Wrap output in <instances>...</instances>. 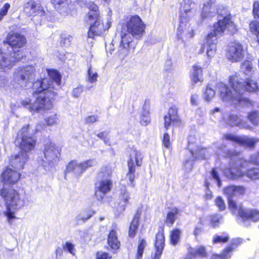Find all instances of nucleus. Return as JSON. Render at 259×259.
Wrapping results in <instances>:
<instances>
[{"instance_id":"nucleus-1","label":"nucleus","mask_w":259,"mask_h":259,"mask_svg":"<svg viewBox=\"0 0 259 259\" xmlns=\"http://www.w3.org/2000/svg\"><path fill=\"white\" fill-rule=\"evenodd\" d=\"M47 72L51 80L40 78L33 83L32 95L35 98L34 101L32 103L30 98H26L21 102V105L32 113L51 109L53 106V101L57 95L51 82L54 81L57 85H60L62 75L55 69H49Z\"/></svg>"},{"instance_id":"nucleus-2","label":"nucleus","mask_w":259,"mask_h":259,"mask_svg":"<svg viewBox=\"0 0 259 259\" xmlns=\"http://www.w3.org/2000/svg\"><path fill=\"white\" fill-rule=\"evenodd\" d=\"M218 14L219 20L213 25V32L207 35L204 44L202 46L200 52L203 53L206 49V54L208 58L214 57L217 50V36L222 34L225 29L231 33L234 34L237 31V26L231 20V16L227 8L220 6L216 11L214 5H204L201 14V19L211 18Z\"/></svg>"},{"instance_id":"nucleus-3","label":"nucleus","mask_w":259,"mask_h":259,"mask_svg":"<svg viewBox=\"0 0 259 259\" xmlns=\"http://www.w3.org/2000/svg\"><path fill=\"white\" fill-rule=\"evenodd\" d=\"M21 174L16 170L6 167L1 175L2 182L9 186H3L0 188V197L3 199L6 209L4 212L9 223L17 219L15 212L25 205V199L18 190L13 187L20 179Z\"/></svg>"},{"instance_id":"nucleus-4","label":"nucleus","mask_w":259,"mask_h":259,"mask_svg":"<svg viewBox=\"0 0 259 259\" xmlns=\"http://www.w3.org/2000/svg\"><path fill=\"white\" fill-rule=\"evenodd\" d=\"M216 146L218 155L230 158V168L225 172L226 174L228 173L227 177L232 180H237L245 175L241 168L247 166L248 162L242 157L240 153L227 149L223 142L217 143ZM245 175L251 180H259V168H250L246 172Z\"/></svg>"},{"instance_id":"nucleus-5","label":"nucleus","mask_w":259,"mask_h":259,"mask_svg":"<svg viewBox=\"0 0 259 259\" xmlns=\"http://www.w3.org/2000/svg\"><path fill=\"white\" fill-rule=\"evenodd\" d=\"M245 188L241 186H229L224 189V193L228 197L229 208L234 214L241 218V224L245 227L251 226V222L259 221V210L256 209L244 208L241 203L237 204L232 199L235 196L243 195Z\"/></svg>"},{"instance_id":"nucleus-6","label":"nucleus","mask_w":259,"mask_h":259,"mask_svg":"<svg viewBox=\"0 0 259 259\" xmlns=\"http://www.w3.org/2000/svg\"><path fill=\"white\" fill-rule=\"evenodd\" d=\"M12 49V52L8 57L2 49H0V69L11 68L15 62L21 61L25 56L23 51L27 43L26 37L18 32H12L7 34L4 40Z\"/></svg>"},{"instance_id":"nucleus-7","label":"nucleus","mask_w":259,"mask_h":259,"mask_svg":"<svg viewBox=\"0 0 259 259\" xmlns=\"http://www.w3.org/2000/svg\"><path fill=\"white\" fill-rule=\"evenodd\" d=\"M145 28V25L139 16H132L126 22L125 27L122 26L121 38L126 45L132 42L133 37L139 39L143 35Z\"/></svg>"},{"instance_id":"nucleus-8","label":"nucleus","mask_w":259,"mask_h":259,"mask_svg":"<svg viewBox=\"0 0 259 259\" xmlns=\"http://www.w3.org/2000/svg\"><path fill=\"white\" fill-rule=\"evenodd\" d=\"M229 83L233 91L240 95L241 100H246L242 97L243 94L246 91L255 92L258 90L257 83L255 81L250 78L245 80L240 77L237 73L230 77Z\"/></svg>"},{"instance_id":"nucleus-9","label":"nucleus","mask_w":259,"mask_h":259,"mask_svg":"<svg viewBox=\"0 0 259 259\" xmlns=\"http://www.w3.org/2000/svg\"><path fill=\"white\" fill-rule=\"evenodd\" d=\"M30 128L29 124L23 125L19 131L15 139L17 146L21 149L20 152H24L27 154L35 147L36 140L35 137L28 136Z\"/></svg>"},{"instance_id":"nucleus-10","label":"nucleus","mask_w":259,"mask_h":259,"mask_svg":"<svg viewBox=\"0 0 259 259\" xmlns=\"http://www.w3.org/2000/svg\"><path fill=\"white\" fill-rule=\"evenodd\" d=\"M143 159L142 154L136 149H131L130 154V159L127 161L128 172L126 174V179L129 181L128 185L134 187L135 178L136 165L141 166Z\"/></svg>"},{"instance_id":"nucleus-11","label":"nucleus","mask_w":259,"mask_h":259,"mask_svg":"<svg viewBox=\"0 0 259 259\" xmlns=\"http://www.w3.org/2000/svg\"><path fill=\"white\" fill-rule=\"evenodd\" d=\"M88 31V37L94 39L96 36L102 35L111 26V22L108 21L105 24L101 17L94 19Z\"/></svg>"},{"instance_id":"nucleus-12","label":"nucleus","mask_w":259,"mask_h":259,"mask_svg":"<svg viewBox=\"0 0 259 259\" xmlns=\"http://www.w3.org/2000/svg\"><path fill=\"white\" fill-rule=\"evenodd\" d=\"M217 87L220 93L221 99L225 102H237L241 101V97L239 94L234 91L233 93L229 87L225 84L220 82L217 84Z\"/></svg>"},{"instance_id":"nucleus-13","label":"nucleus","mask_w":259,"mask_h":259,"mask_svg":"<svg viewBox=\"0 0 259 259\" xmlns=\"http://www.w3.org/2000/svg\"><path fill=\"white\" fill-rule=\"evenodd\" d=\"M35 72V69L31 65L19 67L15 72V79L17 82H29L33 76L34 75Z\"/></svg>"},{"instance_id":"nucleus-14","label":"nucleus","mask_w":259,"mask_h":259,"mask_svg":"<svg viewBox=\"0 0 259 259\" xmlns=\"http://www.w3.org/2000/svg\"><path fill=\"white\" fill-rule=\"evenodd\" d=\"M228 59L232 62L241 60L244 57L243 46L238 42L234 41L231 44L227 52Z\"/></svg>"},{"instance_id":"nucleus-15","label":"nucleus","mask_w":259,"mask_h":259,"mask_svg":"<svg viewBox=\"0 0 259 259\" xmlns=\"http://www.w3.org/2000/svg\"><path fill=\"white\" fill-rule=\"evenodd\" d=\"M224 138L227 140L235 142L242 146L249 148H253L255 144L259 142V139L257 138L247 136L239 137L231 134L225 135Z\"/></svg>"},{"instance_id":"nucleus-16","label":"nucleus","mask_w":259,"mask_h":259,"mask_svg":"<svg viewBox=\"0 0 259 259\" xmlns=\"http://www.w3.org/2000/svg\"><path fill=\"white\" fill-rule=\"evenodd\" d=\"M194 137L190 136L188 138V149L190 152L193 158L196 159H204L209 156L211 152H209V149L204 148H199L195 149V145L193 142Z\"/></svg>"},{"instance_id":"nucleus-17","label":"nucleus","mask_w":259,"mask_h":259,"mask_svg":"<svg viewBox=\"0 0 259 259\" xmlns=\"http://www.w3.org/2000/svg\"><path fill=\"white\" fill-rule=\"evenodd\" d=\"M28 159V154L24 152H19L17 154L11 155L9 162L11 166L18 170L22 169Z\"/></svg>"},{"instance_id":"nucleus-18","label":"nucleus","mask_w":259,"mask_h":259,"mask_svg":"<svg viewBox=\"0 0 259 259\" xmlns=\"http://www.w3.org/2000/svg\"><path fill=\"white\" fill-rule=\"evenodd\" d=\"M60 153L61 149L51 142L45 145L44 154L46 158L49 159L51 161L59 159Z\"/></svg>"},{"instance_id":"nucleus-19","label":"nucleus","mask_w":259,"mask_h":259,"mask_svg":"<svg viewBox=\"0 0 259 259\" xmlns=\"http://www.w3.org/2000/svg\"><path fill=\"white\" fill-rule=\"evenodd\" d=\"M112 184L110 180H102L99 182V186L95 192V196L98 201L103 200L105 194L110 191Z\"/></svg>"},{"instance_id":"nucleus-20","label":"nucleus","mask_w":259,"mask_h":259,"mask_svg":"<svg viewBox=\"0 0 259 259\" xmlns=\"http://www.w3.org/2000/svg\"><path fill=\"white\" fill-rule=\"evenodd\" d=\"M164 245V237L162 233L159 232L156 235L155 247L156 252L153 259H160Z\"/></svg>"},{"instance_id":"nucleus-21","label":"nucleus","mask_w":259,"mask_h":259,"mask_svg":"<svg viewBox=\"0 0 259 259\" xmlns=\"http://www.w3.org/2000/svg\"><path fill=\"white\" fill-rule=\"evenodd\" d=\"M226 124L230 126H238L241 128H248L249 126L246 125L243 121L236 114H230L227 117L225 118Z\"/></svg>"},{"instance_id":"nucleus-22","label":"nucleus","mask_w":259,"mask_h":259,"mask_svg":"<svg viewBox=\"0 0 259 259\" xmlns=\"http://www.w3.org/2000/svg\"><path fill=\"white\" fill-rule=\"evenodd\" d=\"M141 211L140 210H137L134 219H133L128 231V235L131 238H134L137 232V230L139 225V220L141 218Z\"/></svg>"},{"instance_id":"nucleus-23","label":"nucleus","mask_w":259,"mask_h":259,"mask_svg":"<svg viewBox=\"0 0 259 259\" xmlns=\"http://www.w3.org/2000/svg\"><path fill=\"white\" fill-rule=\"evenodd\" d=\"M121 186L119 190V197L121 199L120 201V205H121L119 208L120 211H123L125 209V207L128 202L130 198L129 194L124 185L121 184Z\"/></svg>"},{"instance_id":"nucleus-24","label":"nucleus","mask_w":259,"mask_h":259,"mask_svg":"<svg viewBox=\"0 0 259 259\" xmlns=\"http://www.w3.org/2000/svg\"><path fill=\"white\" fill-rule=\"evenodd\" d=\"M88 8L89 10V11L87 15L88 21L91 22L93 21L94 19H97V18L101 17L99 12L98 7L95 4V3H90Z\"/></svg>"},{"instance_id":"nucleus-25","label":"nucleus","mask_w":259,"mask_h":259,"mask_svg":"<svg viewBox=\"0 0 259 259\" xmlns=\"http://www.w3.org/2000/svg\"><path fill=\"white\" fill-rule=\"evenodd\" d=\"M151 119L149 116V106L145 104L143 106L141 114L140 123L142 125L146 126L150 122Z\"/></svg>"},{"instance_id":"nucleus-26","label":"nucleus","mask_w":259,"mask_h":259,"mask_svg":"<svg viewBox=\"0 0 259 259\" xmlns=\"http://www.w3.org/2000/svg\"><path fill=\"white\" fill-rule=\"evenodd\" d=\"M191 78L194 83L202 81V70L200 67L197 65L193 66Z\"/></svg>"},{"instance_id":"nucleus-27","label":"nucleus","mask_w":259,"mask_h":259,"mask_svg":"<svg viewBox=\"0 0 259 259\" xmlns=\"http://www.w3.org/2000/svg\"><path fill=\"white\" fill-rule=\"evenodd\" d=\"M180 210L177 207L170 208L167 212L166 223L172 225L176 221L177 215L180 214Z\"/></svg>"},{"instance_id":"nucleus-28","label":"nucleus","mask_w":259,"mask_h":259,"mask_svg":"<svg viewBox=\"0 0 259 259\" xmlns=\"http://www.w3.org/2000/svg\"><path fill=\"white\" fill-rule=\"evenodd\" d=\"M190 6L188 5L184 6L182 10H181L180 19L182 23L187 22L193 13L192 9L189 8Z\"/></svg>"},{"instance_id":"nucleus-29","label":"nucleus","mask_w":259,"mask_h":259,"mask_svg":"<svg viewBox=\"0 0 259 259\" xmlns=\"http://www.w3.org/2000/svg\"><path fill=\"white\" fill-rule=\"evenodd\" d=\"M240 69L241 72L248 77H251L253 74V70L252 63L248 60H246L242 63Z\"/></svg>"},{"instance_id":"nucleus-30","label":"nucleus","mask_w":259,"mask_h":259,"mask_svg":"<svg viewBox=\"0 0 259 259\" xmlns=\"http://www.w3.org/2000/svg\"><path fill=\"white\" fill-rule=\"evenodd\" d=\"M36 4L33 1H28L23 5V11L27 14L28 16H31L36 11Z\"/></svg>"},{"instance_id":"nucleus-31","label":"nucleus","mask_w":259,"mask_h":259,"mask_svg":"<svg viewBox=\"0 0 259 259\" xmlns=\"http://www.w3.org/2000/svg\"><path fill=\"white\" fill-rule=\"evenodd\" d=\"M204 220H208L210 222V225L212 228H215L218 227L220 224V222L222 219L221 215L219 214H215L209 215L204 218H203Z\"/></svg>"},{"instance_id":"nucleus-32","label":"nucleus","mask_w":259,"mask_h":259,"mask_svg":"<svg viewBox=\"0 0 259 259\" xmlns=\"http://www.w3.org/2000/svg\"><path fill=\"white\" fill-rule=\"evenodd\" d=\"M132 42H128L126 44L123 42V39L121 38V48L119 51V57L121 59H124L128 54V48H130V45Z\"/></svg>"},{"instance_id":"nucleus-33","label":"nucleus","mask_w":259,"mask_h":259,"mask_svg":"<svg viewBox=\"0 0 259 259\" xmlns=\"http://www.w3.org/2000/svg\"><path fill=\"white\" fill-rule=\"evenodd\" d=\"M193 250L195 254L196 257H205L207 256V253L206 250V248L204 246L200 245L193 248Z\"/></svg>"},{"instance_id":"nucleus-34","label":"nucleus","mask_w":259,"mask_h":259,"mask_svg":"<svg viewBox=\"0 0 259 259\" xmlns=\"http://www.w3.org/2000/svg\"><path fill=\"white\" fill-rule=\"evenodd\" d=\"M233 249L234 248L232 246H229L224 249L222 254L213 255L211 256V259H227L230 256L229 253L232 252Z\"/></svg>"},{"instance_id":"nucleus-35","label":"nucleus","mask_w":259,"mask_h":259,"mask_svg":"<svg viewBox=\"0 0 259 259\" xmlns=\"http://www.w3.org/2000/svg\"><path fill=\"white\" fill-rule=\"evenodd\" d=\"M181 234V231L178 229H175L172 231L170 235V242L172 245H176L178 243Z\"/></svg>"},{"instance_id":"nucleus-36","label":"nucleus","mask_w":259,"mask_h":259,"mask_svg":"<svg viewBox=\"0 0 259 259\" xmlns=\"http://www.w3.org/2000/svg\"><path fill=\"white\" fill-rule=\"evenodd\" d=\"M78 170V163L75 160H71L67 165L65 171L67 173L74 172L76 174Z\"/></svg>"},{"instance_id":"nucleus-37","label":"nucleus","mask_w":259,"mask_h":259,"mask_svg":"<svg viewBox=\"0 0 259 259\" xmlns=\"http://www.w3.org/2000/svg\"><path fill=\"white\" fill-rule=\"evenodd\" d=\"M146 246V242L145 240L142 239L140 241L138 247V251L136 255V259H142L144 250Z\"/></svg>"},{"instance_id":"nucleus-38","label":"nucleus","mask_w":259,"mask_h":259,"mask_svg":"<svg viewBox=\"0 0 259 259\" xmlns=\"http://www.w3.org/2000/svg\"><path fill=\"white\" fill-rule=\"evenodd\" d=\"M249 27L250 31L256 35L259 45V22L256 21L251 22L249 24Z\"/></svg>"},{"instance_id":"nucleus-39","label":"nucleus","mask_w":259,"mask_h":259,"mask_svg":"<svg viewBox=\"0 0 259 259\" xmlns=\"http://www.w3.org/2000/svg\"><path fill=\"white\" fill-rule=\"evenodd\" d=\"M248 118L253 125H257L259 124V113L258 112L253 111L249 113Z\"/></svg>"},{"instance_id":"nucleus-40","label":"nucleus","mask_w":259,"mask_h":259,"mask_svg":"<svg viewBox=\"0 0 259 259\" xmlns=\"http://www.w3.org/2000/svg\"><path fill=\"white\" fill-rule=\"evenodd\" d=\"M215 92L209 87L207 86L205 89V91L203 94V97L205 100L207 102L210 101L214 96Z\"/></svg>"},{"instance_id":"nucleus-41","label":"nucleus","mask_w":259,"mask_h":259,"mask_svg":"<svg viewBox=\"0 0 259 259\" xmlns=\"http://www.w3.org/2000/svg\"><path fill=\"white\" fill-rule=\"evenodd\" d=\"M87 74L88 76V80L89 82L93 83L97 80L98 74L96 72H92L91 65H90L88 67Z\"/></svg>"},{"instance_id":"nucleus-42","label":"nucleus","mask_w":259,"mask_h":259,"mask_svg":"<svg viewBox=\"0 0 259 259\" xmlns=\"http://www.w3.org/2000/svg\"><path fill=\"white\" fill-rule=\"evenodd\" d=\"M205 224L204 220L203 218L199 219V223L196 225L194 231V234L195 236L199 235L202 231V226Z\"/></svg>"},{"instance_id":"nucleus-43","label":"nucleus","mask_w":259,"mask_h":259,"mask_svg":"<svg viewBox=\"0 0 259 259\" xmlns=\"http://www.w3.org/2000/svg\"><path fill=\"white\" fill-rule=\"evenodd\" d=\"M63 249L64 250L69 252L70 253L73 255L75 254L74 245L70 242H66L63 245Z\"/></svg>"},{"instance_id":"nucleus-44","label":"nucleus","mask_w":259,"mask_h":259,"mask_svg":"<svg viewBox=\"0 0 259 259\" xmlns=\"http://www.w3.org/2000/svg\"><path fill=\"white\" fill-rule=\"evenodd\" d=\"M229 238L228 236L223 237L218 235H215L213 238L212 242L213 243H225L229 240Z\"/></svg>"},{"instance_id":"nucleus-45","label":"nucleus","mask_w":259,"mask_h":259,"mask_svg":"<svg viewBox=\"0 0 259 259\" xmlns=\"http://www.w3.org/2000/svg\"><path fill=\"white\" fill-rule=\"evenodd\" d=\"M215 202L220 211L224 210L226 209L225 202L222 197H218L215 199Z\"/></svg>"},{"instance_id":"nucleus-46","label":"nucleus","mask_w":259,"mask_h":259,"mask_svg":"<svg viewBox=\"0 0 259 259\" xmlns=\"http://www.w3.org/2000/svg\"><path fill=\"white\" fill-rule=\"evenodd\" d=\"M45 120L48 125H53L57 123V115L56 114L51 115L48 117Z\"/></svg>"},{"instance_id":"nucleus-47","label":"nucleus","mask_w":259,"mask_h":259,"mask_svg":"<svg viewBox=\"0 0 259 259\" xmlns=\"http://www.w3.org/2000/svg\"><path fill=\"white\" fill-rule=\"evenodd\" d=\"M211 175L212 178L217 181V182L218 183V186L219 187H221V186H222L221 181L220 178V176L218 174V172L215 170V169L213 168L212 169L211 172Z\"/></svg>"},{"instance_id":"nucleus-48","label":"nucleus","mask_w":259,"mask_h":259,"mask_svg":"<svg viewBox=\"0 0 259 259\" xmlns=\"http://www.w3.org/2000/svg\"><path fill=\"white\" fill-rule=\"evenodd\" d=\"M168 116L170 117L173 120H177L178 118L177 109L176 107L170 108L168 110Z\"/></svg>"},{"instance_id":"nucleus-49","label":"nucleus","mask_w":259,"mask_h":259,"mask_svg":"<svg viewBox=\"0 0 259 259\" xmlns=\"http://www.w3.org/2000/svg\"><path fill=\"white\" fill-rule=\"evenodd\" d=\"M112 256L109 255L107 252H100L96 253V259H111Z\"/></svg>"},{"instance_id":"nucleus-50","label":"nucleus","mask_w":259,"mask_h":259,"mask_svg":"<svg viewBox=\"0 0 259 259\" xmlns=\"http://www.w3.org/2000/svg\"><path fill=\"white\" fill-rule=\"evenodd\" d=\"M249 162L256 165H259V152L251 155L249 159Z\"/></svg>"},{"instance_id":"nucleus-51","label":"nucleus","mask_w":259,"mask_h":259,"mask_svg":"<svg viewBox=\"0 0 259 259\" xmlns=\"http://www.w3.org/2000/svg\"><path fill=\"white\" fill-rule=\"evenodd\" d=\"M98 116L96 115H89L85 119V123L87 124H91L98 120Z\"/></svg>"},{"instance_id":"nucleus-52","label":"nucleus","mask_w":259,"mask_h":259,"mask_svg":"<svg viewBox=\"0 0 259 259\" xmlns=\"http://www.w3.org/2000/svg\"><path fill=\"white\" fill-rule=\"evenodd\" d=\"M78 170L76 171V174L78 175L82 174L84 171H85L87 169L84 161L78 163Z\"/></svg>"},{"instance_id":"nucleus-53","label":"nucleus","mask_w":259,"mask_h":259,"mask_svg":"<svg viewBox=\"0 0 259 259\" xmlns=\"http://www.w3.org/2000/svg\"><path fill=\"white\" fill-rule=\"evenodd\" d=\"M113 230H111L108 236V244L111 248H113Z\"/></svg>"},{"instance_id":"nucleus-54","label":"nucleus","mask_w":259,"mask_h":259,"mask_svg":"<svg viewBox=\"0 0 259 259\" xmlns=\"http://www.w3.org/2000/svg\"><path fill=\"white\" fill-rule=\"evenodd\" d=\"M196 257L193 250V248H190L188 249V253L186 255L185 259H194Z\"/></svg>"},{"instance_id":"nucleus-55","label":"nucleus","mask_w":259,"mask_h":259,"mask_svg":"<svg viewBox=\"0 0 259 259\" xmlns=\"http://www.w3.org/2000/svg\"><path fill=\"white\" fill-rule=\"evenodd\" d=\"M163 143L166 148H168L170 146L169 136L167 133L164 134Z\"/></svg>"},{"instance_id":"nucleus-56","label":"nucleus","mask_w":259,"mask_h":259,"mask_svg":"<svg viewBox=\"0 0 259 259\" xmlns=\"http://www.w3.org/2000/svg\"><path fill=\"white\" fill-rule=\"evenodd\" d=\"M193 160H186L184 163V167L187 171L190 170L193 167Z\"/></svg>"},{"instance_id":"nucleus-57","label":"nucleus","mask_w":259,"mask_h":259,"mask_svg":"<svg viewBox=\"0 0 259 259\" xmlns=\"http://www.w3.org/2000/svg\"><path fill=\"white\" fill-rule=\"evenodd\" d=\"M10 8V5L8 3H5L3 7L0 9V12L6 15L8 13V10Z\"/></svg>"},{"instance_id":"nucleus-58","label":"nucleus","mask_w":259,"mask_h":259,"mask_svg":"<svg viewBox=\"0 0 259 259\" xmlns=\"http://www.w3.org/2000/svg\"><path fill=\"white\" fill-rule=\"evenodd\" d=\"M176 121L175 120H173L168 115H165L164 116V126L167 129L168 127L170 126L171 124V122H174Z\"/></svg>"},{"instance_id":"nucleus-59","label":"nucleus","mask_w":259,"mask_h":259,"mask_svg":"<svg viewBox=\"0 0 259 259\" xmlns=\"http://www.w3.org/2000/svg\"><path fill=\"white\" fill-rule=\"evenodd\" d=\"M253 13L255 16L259 18V3L257 2L253 4Z\"/></svg>"},{"instance_id":"nucleus-60","label":"nucleus","mask_w":259,"mask_h":259,"mask_svg":"<svg viewBox=\"0 0 259 259\" xmlns=\"http://www.w3.org/2000/svg\"><path fill=\"white\" fill-rule=\"evenodd\" d=\"M198 95L194 94L191 96L190 102L192 105L196 106L198 104Z\"/></svg>"},{"instance_id":"nucleus-61","label":"nucleus","mask_w":259,"mask_h":259,"mask_svg":"<svg viewBox=\"0 0 259 259\" xmlns=\"http://www.w3.org/2000/svg\"><path fill=\"white\" fill-rule=\"evenodd\" d=\"M83 89L81 87H77L75 88L73 91V94L74 97H78L80 94L82 92Z\"/></svg>"},{"instance_id":"nucleus-62","label":"nucleus","mask_w":259,"mask_h":259,"mask_svg":"<svg viewBox=\"0 0 259 259\" xmlns=\"http://www.w3.org/2000/svg\"><path fill=\"white\" fill-rule=\"evenodd\" d=\"M84 162L87 169L95 165V161L94 159H92L84 160Z\"/></svg>"},{"instance_id":"nucleus-63","label":"nucleus","mask_w":259,"mask_h":259,"mask_svg":"<svg viewBox=\"0 0 259 259\" xmlns=\"http://www.w3.org/2000/svg\"><path fill=\"white\" fill-rule=\"evenodd\" d=\"M84 162L87 169L95 165V161L94 159H92L84 160Z\"/></svg>"},{"instance_id":"nucleus-64","label":"nucleus","mask_w":259,"mask_h":259,"mask_svg":"<svg viewBox=\"0 0 259 259\" xmlns=\"http://www.w3.org/2000/svg\"><path fill=\"white\" fill-rule=\"evenodd\" d=\"M107 133L105 132H102L98 134V137L100 139L103 140L105 142H107V140H106L107 137Z\"/></svg>"}]
</instances>
